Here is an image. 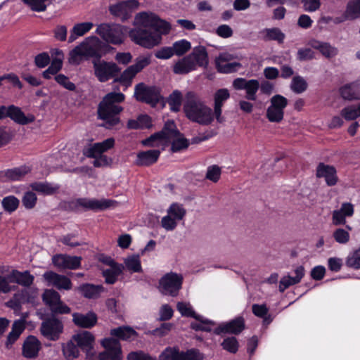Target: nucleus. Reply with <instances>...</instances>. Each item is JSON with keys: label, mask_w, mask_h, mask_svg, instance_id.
<instances>
[{"label": "nucleus", "mask_w": 360, "mask_h": 360, "mask_svg": "<svg viewBox=\"0 0 360 360\" xmlns=\"http://www.w3.org/2000/svg\"><path fill=\"white\" fill-rule=\"evenodd\" d=\"M196 70L195 63L189 55L179 60L173 66V72L177 75H186Z\"/></svg>", "instance_id": "29"}, {"label": "nucleus", "mask_w": 360, "mask_h": 360, "mask_svg": "<svg viewBox=\"0 0 360 360\" xmlns=\"http://www.w3.org/2000/svg\"><path fill=\"white\" fill-rule=\"evenodd\" d=\"M195 349L179 352L176 347H167L160 355L159 360H190Z\"/></svg>", "instance_id": "26"}, {"label": "nucleus", "mask_w": 360, "mask_h": 360, "mask_svg": "<svg viewBox=\"0 0 360 360\" xmlns=\"http://www.w3.org/2000/svg\"><path fill=\"white\" fill-rule=\"evenodd\" d=\"M82 258L67 255H57L53 257V264L59 268L76 269L79 267Z\"/></svg>", "instance_id": "20"}, {"label": "nucleus", "mask_w": 360, "mask_h": 360, "mask_svg": "<svg viewBox=\"0 0 360 360\" xmlns=\"http://www.w3.org/2000/svg\"><path fill=\"white\" fill-rule=\"evenodd\" d=\"M110 335L122 340L130 341L137 337V333L129 326H120L110 330Z\"/></svg>", "instance_id": "34"}, {"label": "nucleus", "mask_w": 360, "mask_h": 360, "mask_svg": "<svg viewBox=\"0 0 360 360\" xmlns=\"http://www.w3.org/2000/svg\"><path fill=\"white\" fill-rule=\"evenodd\" d=\"M178 136H180V133L176 129L174 122L173 121H168L165 123L162 131L150 136L148 139L144 140L143 143L146 146H153L152 143L155 140L159 139L170 141Z\"/></svg>", "instance_id": "14"}, {"label": "nucleus", "mask_w": 360, "mask_h": 360, "mask_svg": "<svg viewBox=\"0 0 360 360\" xmlns=\"http://www.w3.org/2000/svg\"><path fill=\"white\" fill-rule=\"evenodd\" d=\"M265 41H276L282 44L285 39V34L278 27L266 28L262 31Z\"/></svg>", "instance_id": "41"}, {"label": "nucleus", "mask_w": 360, "mask_h": 360, "mask_svg": "<svg viewBox=\"0 0 360 360\" xmlns=\"http://www.w3.org/2000/svg\"><path fill=\"white\" fill-rule=\"evenodd\" d=\"M41 349V342L33 335H29L24 340L22 346V355L27 359H35Z\"/></svg>", "instance_id": "17"}, {"label": "nucleus", "mask_w": 360, "mask_h": 360, "mask_svg": "<svg viewBox=\"0 0 360 360\" xmlns=\"http://www.w3.org/2000/svg\"><path fill=\"white\" fill-rule=\"evenodd\" d=\"M340 93L345 100L360 99V83L353 82L345 84L340 89Z\"/></svg>", "instance_id": "30"}, {"label": "nucleus", "mask_w": 360, "mask_h": 360, "mask_svg": "<svg viewBox=\"0 0 360 360\" xmlns=\"http://www.w3.org/2000/svg\"><path fill=\"white\" fill-rule=\"evenodd\" d=\"M30 171L29 167L22 166L1 172V177H5L8 181H19L27 174Z\"/></svg>", "instance_id": "35"}, {"label": "nucleus", "mask_w": 360, "mask_h": 360, "mask_svg": "<svg viewBox=\"0 0 360 360\" xmlns=\"http://www.w3.org/2000/svg\"><path fill=\"white\" fill-rule=\"evenodd\" d=\"M107 53V45L96 37H89L84 39L70 52L69 62L79 65L83 59L100 60Z\"/></svg>", "instance_id": "4"}, {"label": "nucleus", "mask_w": 360, "mask_h": 360, "mask_svg": "<svg viewBox=\"0 0 360 360\" xmlns=\"http://www.w3.org/2000/svg\"><path fill=\"white\" fill-rule=\"evenodd\" d=\"M134 97L139 101L146 103L154 107L162 99L160 89L154 86L139 83L135 86Z\"/></svg>", "instance_id": "7"}, {"label": "nucleus", "mask_w": 360, "mask_h": 360, "mask_svg": "<svg viewBox=\"0 0 360 360\" xmlns=\"http://www.w3.org/2000/svg\"><path fill=\"white\" fill-rule=\"evenodd\" d=\"M347 15L353 20L360 18V0H352L347 4Z\"/></svg>", "instance_id": "49"}, {"label": "nucleus", "mask_w": 360, "mask_h": 360, "mask_svg": "<svg viewBox=\"0 0 360 360\" xmlns=\"http://www.w3.org/2000/svg\"><path fill=\"white\" fill-rule=\"evenodd\" d=\"M134 28L129 35L136 44L152 49L161 44L162 35L167 34L171 30V25L160 19L152 12H140L135 15Z\"/></svg>", "instance_id": "1"}, {"label": "nucleus", "mask_w": 360, "mask_h": 360, "mask_svg": "<svg viewBox=\"0 0 360 360\" xmlns=\"http://www.w3.org/2000/svg\"><path fill=\"white\" fill-rule=\"evenodd\" d=\"M191 48V43L186 39H181L173 44L172 49L174 55L182 56Z\"/></svg>", "instance_id": "54"}, {"label": "nucleus", "mask_w": 360, "mask_h": 360, "mask_svg": "<svg viewBox=\"0 0 360 360\" xmlns=\"http://www.w3.org/2000/svg\"><path fill=\"white\" fill-rule=\"evenodd\" d=\"M340 115L347 121L354 120L359 117L357 105H351L342 108Z\"/></svg>", "instance_id": "56"}, {"label": "nucleus", "mask_w": 360, "mask_h": 360, "mask_svg": "<svg viewBox=\"0 0 360 360\" xmlns=\"http://www.w3.org/2000/svg\"><path fill=\"white\" fill-rule=\"evenodd\" d=\"M96 33L106 42L113 44H120L124 40L122 27L120 25L101 24L96 29Z\"/></svg>", "instance_id": "8"}, {"label": "nucleus", "mask_w": 360, "mask_h": 360, "mask_svg": "<svg viewBox=\"0 0 360 360\" xmlns=\"http://www.w3.org/2000/svg\"><path fill=\"white\" fill-rule=\"evenodd\" d=\"M346 264L349 267L360 269V248L349 255L346 260Z\"/></svg>", "instance_id": "60"}, {"label": "nucleus", "mask_w": 360, "mask_h": 360, "mask_svg": "<svg viewBox=\"0 0 360 360\" xmlns=\"http://www.w3.org/2000/svg\"><path fill=\"white\" fill-rule=\"evenodd\" d=\"M62 68V60L60 58L53 59L51 65L43 72V77L50 79L51 75H55Z\"/></svg>", "instance_id": "55"}, {"label": "nucleus", "mask_w": 360, "mask_h": 360, "mask_svg": "<svg viewBox=\"0 0 360 360\" xmlns=\"http://www.w3.org/2000/svg\"><path fill=\"white\" fill-rule=\"evenodd\" d=\"M241 67L242 65L238 62H227L216 65L217 70L221 73H231L237 71Z\"/></svg>", "instance_id": "57"}, {"label": "nucleus", "mask_w": 360, "mask_h": 360, "mask_svg": "<svg viewBox=\"0 0 360 360\" xmlns=\"http://www.w3.org/2000/svg\"><path fill=\"white\" fill-rule=\"evenodd\" d=\"M270 105L266 110V117L271 122H280L283 119L284 109L288 105V100L284 96L277 94L271 98Z\"/></svg>", "instance_id": "10"}, {"label": "nucleus", "mask_w": 360, "mask_h": 360, "mask_svg": "<svg viewBox=\"0 0 360 360\" xmlns=\"http://www.w3.org/2000/svg\"><path fill=\"white\" fill-rule=\"evenodd\" d=\"M60 300V294L53 289H46L42 294V300L48 307H51L56 302H58Z\"/></svg>", "instance_id": "48"}, {"label": "nucleus", "mask_w": 360, "mask_h": 360, "mask_svg": "<svg viewBox=\"0 0 360 360\" xmlns=\"http://www.w3.org/2000/svg\"><path fill=\"white\" fill-rule=\"evenodd\" d=\"M19 202V200L16 197L9 195L3 198L1 205L5 211L11 213L17 210Z\"/></svg>", "instance_id": "50"}, {"label": "nucleus", "mask_w": 360, "mask_h": 360, "mask_svg": "<svg viewBox=\"0 0 360 360\" xmlns=\"http://www.w3.org/2000/svg\"><path fill=\"white\" fill-rule=\"evenodd\" d=\"M18 294L24 303L33 302L37 296V291L36 289L25 287V288L18 292Z\"/></svg>", "instance_id": "59"}, {"label": "nucleus", "mask_w": 360, "mask_h": 360, "mask_svg": "<svg viewBox=\"0 0 360 360\" xmlns=\"http://www.w3.org/2000/svg\"><path fill=\"white\" fill-rule=\"evenodd\" d=\"M308 84L306 80L301 76H295L290 84V89L296 94H302L307 89Z\"/></svg>", "instance_id": "46"}, {"label": "nucleus", "mask_w": 360, "mask_h": 360, "mask_svg": "<svg viewBox=\"0 0 360 360\" xmlns=\"http://www.w3.org/2000/svg\"><path fill=\"white\" fill-rule=\"evenodd\" d=\"M127 360H156V359L142 351H138L130 352L127 356Z\"/></svg>", "instance_id": "64"}, {"label": "nucleus", "mask_w": 360, "mask_h": 360, "mask_svg": "<svg viewBox=\"0 0 360 360\" xmlns=\"http://www.w3.org/2000/svg\"><path fill=\"white\" fill-rule=\"evenodd\" d=\"M295 276H284L279 282V291L283 292L290 286L299 283L304 276V269L299 266L295 269Z\"/></svg>", "instance_id": "28"}, {"label": "nucleus", "mask_w": 360, "mask_h": 360, "mask_svg": "<svg viewBox=\"0 0 360 360\" xmlns=\"http://www.w3.org/2000/svg\"><path fill=\"white\" fill-rule=\"evenodd\" d=\"M24 329L25 321L23 320H18L13 323L12 330L7 336V340L6 342V348L9 349L11 347V345L18 339Z\"/></svg>", "instance_id": "38"}, {"label": "nucleus", "mask_w": 360, "mask_h": 360, "mask_svg": "<svg viewBox=\"0 0 360 360\" xmlns=\"http://www.w3.org/2000/svg\"><path fill=\"white\" fill-rule=\"evenodd\" d=\"M79 347L72 338L62 345L63 354L66 360H74L79 356Z\"/></svg>", "instance_id": "39"}, {"label": "nucleus", "mask_w": 360, "mask_h": 360, "mask_svg": "<svg viewBox=\"0 0 360 360\" xmlns=\"http://www.w3.org/2000/svg\"><path fill=\"white\" fill-rule=\"evenodd\" d=\"M354 214V207L351 203L344 202L341 208L334 210L332 214V223L335 226L345 225L346 217H352Z\"/></svg>", "instance_id": "23"}, {"label": "nucleus", "mask_w": 360, "mask_h": 360, "mask_svg": "<svg viewBox=\"0 0 360 360\" xmlns=\"http://www.w3.org/2000/svg\"><path fill=\"white\" fill-rule=\"evenodd\" d=\"M137 73L134 66L130 65L122 73L119 78L115 79L114 81L123 83L126 86H128L131 85L132 79Z\"/></svg>", "instance_id": "45"}, {"label": "nucleus", "mask_w": 360, "mask_h": 360, "mask_svg": "<svg viewBox=\"0 0 360 360\" xmlns=\"http://www.w3.org/2000/svg\"><path fill=\"white\" fill-rule=\"evenodd\" d=\"M316 176L324 178L328 186H334L338 182L336 170L333 166L319 163L316 168Z\"/></svg>", "instance_id": "25"}, {"label": "nucleus", "mask_w": 360, "mask_h": 360, "mask_svg": "<svg viewBox=\"0 0 360 360\" xmlns=\"http://www.w3.org/2000/svg\"><path fill=\"white\" fill-rule=\"evenodd\" d=\"M233 87L236 90H245V98L248 101H256L257 92L260 88L263 94L269 95L271 94L274 86L269 82H264L259 84L257 79H246L245 78L238 77L233 80Z\"/></svg>", "instance_id": "5"}, {"label": "nucleus", "mask_w": 360, "mask_h": 360, "mask_svg": "<svg viewBox=\"0 0 360 360\" xmlns=\"http://www.w3.org/2000/svg\"><path fill=\"white\" fill-rule=\"evenodd\" d=\"M160 154L159 150H149L137 154L136 164L140 166H149L155 163Z\"/></svg>", "instance_id": "31"}, {"label": "nucleus", "mask_w": 360, "mask_h": 360, "mask_svg": "<svg viewBox=\"0 0 360 360\" xmlns=\"http://www.w3.org/2000/svg\"><path fill=\"white\" fill-rule=\"evenodd\" d=\"M183 97L181 91H174L168 97L167 103L170 110L173 112H179L181 105Z\"/></svg>", "instance_id": "44"}, {"label": "nucleus", "mask_w": 360, "mask_h": 360, "mask_svg": "<svg viewBox=\"0 0 360 360\" xmlns=\"http://www.w3.org/2000/svg\"><path fill=\"white\" fill-rule=\"evenodd\" d=\"M93 64L94 74L101 82H107L120 72V69L115 63L98 60H94Z\"/></svg>", "instance_id": "12"}, {"label": "nucleus", "mask_w": 360, "mask_h": 360, "mask_svg": "<svg viewBox=\"0 0 360 360\" xmlns=\"http://www.w3.org/2000/svg\"><path fill=\"white\" fill-rule=\"evenodd\" d=\"M77 346L87 355L91 354L95 342L94 335L89 331L84 330L72 337Z\"/></svg>", "instance_id": "19"}, {"label": "nucleus", "mask_w": 360, "mask_h": 360, "mask_svg": "<svg viewBox=\"0 0 360 360\" xmlns=\"http://www.w3.org/2000/svg\"><path fill=\"white\" fill-rule=\"evenodd\" d=\"M53 316L57 314H68L71 311L70 308L65 304L61 299L49 307Z\"/></svg>", "instance_id": "51"}, {"label": "nucleus", "mask_w": 360, "mask_h": 360, "mask_svg": "<svg viewBox=\"0 0 360 360\" xmlns=\"http://www.w3.org/2000/svg\"><path fill=\"white\" fill-rule=\"evenodd\" d=\"M122 93L110 92L107 94L98 106V117L104 121L103 127L111 129L120 123L119 114L123 110L119 104L124 101Z\"/></svg>", "instance_id": "3"}, {"label": "nucleus", "mask_w": 360, "mask_h": 360, "mask_svg": "<svg viewBox=\"0 0 360 360\" xmlns=\"http://www.w3.org/2000/svg\"><path fill=\"white\" fill-rule=\"evenodd\" d=\"M93 26L94 24L91 22H85L75 25L70 31L68 42L72 43L77 39V37L84 35L93 27Z\"/></svg>", "instance_id": "40"}, {"label": "nucleus", "mask_w": 360, "mask_h": 360, "mask_svg": "<svg viewBox=\"0 0 360 360\" xmlns=\"http://www.w3.org/2000/svg\"><path fill=\"white\" fill-rule=\"evenodd\" d=\"M183 110L189 120L202 126L211 124L215 118L212 109L193 91L185 94Z\"/></svg>", "instance_id": "2"}, {"label": "nucleus", "mask_w": 360, "mask_h": 360, "mask_svg": "<svg viewBox=\"0 0 360 360\" xmlns=\"http://www.w3.org/2000/svg\"><path fill=\"white\" fill-rule=\"evenodd\" d=\"M43 278L49 286H53L58 290H68L72 288V284L67 276L58 274L52 271H46Z\"/></svg>", "instance_id": "16"}, {"label": "nucleus", "mask_w": 360, "mask_h": 360, "mask_svg": "<svg viewBox=\"0 0 360 360\" xmlns=\"http://www.w3.org/2000/svg\"><path fill=\"white\" fill-rule=\"evenodd\" d=\"M309 44L312 48L319 50L321 53L327 58H331L335 56L338 53L337 48L327 42L311 40Z\"/></svg>", "instance_id": "33"}, {"label": "nucleus", "mask_w": 360, "mask_h": 360, "mask_svg": "<svg viewBox=\"0 0 360 360\" xmlns=\"http://www.w3.org/2000/svg\"><path fill=\"white\" fill-rule=\"evenodd\" d=\"M224 349L235 354L238 349V342L234 337L227 338L221 343Z\"/></svg>", "instance_id": "61"}, {"label": "nucleus", "mask_w": 360, "mask_h": 360, "mask_svg": "<svg viewBox=\"0 0 360 360\" xmlns=\"http://www.w3.org/2000/svg\"><path fill=\"white\" fill-rule=\"evenodd\" d=\"M244 328V319L239 317L229 323L220 325L214 329V333L219 335L223 333H229L236 335L240 333Z\"/></svg>", "instance_id": "27"}, {"label": "nucleus", "mask_w": 360, "mask_h": 360, "mask_svg": "<svg viewBox=\"0 0 360 360\" xmlns=\"http://www.w3.org/2000/svg\"><path fill=\"white\" fill-rule=\"evenodd\" d=\"M183 276L174 272L164 275L159 281L158 289L165 295L175 297L181 288Z\"/></svg>", "instance_id": "6"}, {"label": "nucleus", "mask_w": 360, "mask_h": 360, "mask_svg": "<svg viewBox=\"0 0 360 360\" xmlns=\"http://www.w3.org/2000/svg\"><path fill=\"white\" fill-rule=\"evenodd\" d=\"M40 332L47 340L56 341L63 333V322L55 316L47 318L41 323Z\"/></svg>", "instance_id": "9"}, {"label": "nucleus", "mask_w": 360, "mask_h": 360, "mask_svg": "<svg viewBox=\"0 0 360 360\" xmlns=\"http://www.w3.org/2000/svg\"><path fill=\"white\" fill-rule=\"evenodd\" d=\"M172 150L173 152H178L183 149H186L188 146V142L186 139L183 137H180L178 136L177 137L172 139Z\"/></svg>", "instance_id": "62"}, {"label": "nucleus", "mask_w": 360, "mask_h": 360, "mask_svg": "<svg viewBox=\"0 0 360 360\" xmlns=\"http://www.w3.org/2000/svg\"><path fill=\"white\" fill-rule=\"evenodd\" d=\"M117 202L110 199H89L79 198L76 200V205L91 210H103L111 207H115Z\"/></svg>", "instance_id": "15"}, {"label": "nucleus", "mask_w": 360, "mask_h": 360, "mask_svg": "<svg viewBox=\"0 0 360 360\" xmlns=\"http://www.w3.org/2000/svg\"><path fill=\"white\" fill-rule=\"evenodd\" d=\"M78 290L86 298L96 299L103 291V287L101 285L86 283L80 285Z\"/></svg>", "instance_id": "36"}, {"label": "nucleus", "mask_w": 360, "mask_h": 360, "mask_svg": "<svg viewBox=\"0 0 360 360\" xmlns=\"http://www.w3.org/2000/svg\"><path fill=\"white\" fill-rule=\"evenodd\" d=\"M114 145L115 139L113 138H108L102 142L91 145L84 152V154L88 158H96L98 155H102L104 152L113 148Z\"/></svg>", "instance_id": "22"}, {"label": "nucleus", "mask_w": 360, "mask_h": 360, "mask_svg": "<svg viewBox=\"0 0 360 360\" xmlns=\"http://www.w3.org/2000/svg\"><path fill=\"white\" fill-rule=\"evenodd\" d=\"M126 267L133 272L141 271V261L139 255H132L124 259Z\"/></svg>", "instance_id": "53"}, {"label": "nucleus", "mask_w": 360, "mask_h": 360, "mask_svg": "<svg viewBox=\"0 0 360 360\" xmlns=\"http://www.w3.org/2000/svg\"><path fill=\"white\" fill-rule=\"evenodd\" d=\"M105 350L98 354L99 360H122L123 358L120 341L114 338H104L101 342Z\"/></svg>", "instance_id": "11"}, {"label": "nucleus", "mask_w": 360, "mask_h": 360, "mask_svg": "<svg viewBox=\"0 0 360 360\" xmlns=\"http://www.w3.org/2000/svg\"><path fill=\"white\" fill-rule=\"evenodd\" d=\"M32 11L44 12L51 4V0H21Z\"/></svg>", "instance_id": "43"}, {"label": "nucleus", "mask_w": 360, "mask_h": 360, "mask_svg": "<svg viewBox=\"0 0 360 360\" xmlns=\"http://www.w3.org/2000/svg\"><path fill=\"white\" fill-rule=\"evenodd\" d=\"M334 240L340 244H346L349 241L350 235L348 231L338 228L333 233Z\"/></svg>", "instance_id": "58"}, {"label": "nucleus", "mask_w": 360, "mask_h": 360, "mask_svg": "<svg viewBox=\"0 0 360 360\" xmlns=\"http://www.w3.org/2000/svg\"><path fill=\"white\" fill-rule=\"evenodd\" d=\"M10 117L15 122L25 125L32 123L34 121L35 117L32 115L26 116L21 109L13 105L7 107L6 117Z\"/></svg>", "instance_id": "24"}, {"label": "nucleus", "mask_w": 360, "mask_h": 360, "mask_svg": "<svg viewBox=\"0 0 360 360\" xmlns=\"http://www.w3.org/2000/svg\"><path fill=\"white\" fill-rule=\"evenodd\" d=\"M139 6V2L137 0H127L111 5L109 7V11L112 15L125 21L131 16L134 11L138 9Z\"/></svg>", "instance_id": "13"}, {"label": "nucleus", "mask_w": 360, "mask_h": 360, "mask_svg": "<svg viewBox=\"0 0 360 360\" xmlns=\"http://www.w3.org/2000/svg\"><path fill=\"white\" fill-rule=\"evenodd\" d=\"M124 269L122 264L115 265V268L108 269L103 271V276L105 278V283L113 284L116 282L117 276L120 275Z\"/></svg>", "instance_id": "42"}, {"label": "nucleus", "mask_w": 360, "mask_h": 360, "mask_svg": "<svg viewBox=\"0 0 360 360\" xmlns=\"http://www.w3.org/2000/svg\"><path fill=\"white\" fill-rule=\"evenodd\" d=\"M191 60L195 63V67L206 68L208 65V54L207 50L203 46H198L193 48L192 52L189 54Z\"/></svg>", "instance_id": "32"}, {"label": "nucleus", "mask_w": 360, "mask_h": 360, "mask_svg": "<svg viewBox=\"0 0 360 360\" xmlns=\"http://www.w3.org/2000/svg\"><path fill=\"white\" fill-rule=\"evenodd\" d=\"M31 188L32 190L42 193L44 194L50 195L55 193L58 188L53 187L51 184L48 183H42V182H34L31 184Z\"/></svg>", "instance_id": "52"}, {"label": "nucleus", "mask_w": 360, "mask_h": 360, "mask_svg": "<svg viewBox=\"0 0 360 360\" xmlns=\"http://www.w3.org/2000/svg\"><path fill=\"white\" fill-rule=\"evenodd\" d=\"M11 276L16 283L27 288L32 285L34 279V276L30 274L28 271H19L18 270H13Z\"/></svg>", "instance_id": "37"}, {"label": "nucleus", "mask_w": 360, "mask_h": 360, "mask_svg": "<svg viewBox=\"0 0 360 360\" xmlns=\"http://www.w3.org/2000/svg\"><path fill=\"white\" fill-rule=\"evenodd\" d=\"M186 213V211L183 205L179 203H172L167 210V214L173 217L176 221L183 219Z\"/></svg>", "instance_id": "47"}, {"label": "nucleus", "mask_w": 360, "mask_h": 360, "mask_svg": "<svg viewBox=\"0 0 360 360\" xmlns=\"http://www.w3.org/2000/svg\"><path fill=\"white\" fill-rule=\"evenodd\" d=\"M97 316L93 311L86 314L73 313L72 322L75 326L82 328H91L97 323Z\"/></svg>", "instance_id": "21"}, {"label": "nucleus", "mask_w": 360, "mask_h": 360, "mask_svg": "<svg viewBox=\"0 0 360 360\" xmlns=\"http://www.w3.org/2000/svg\"><path fill=\"white\" fill-rule=\"evenodd\" d=\"M37 200L36 194L32 191H28L23 195L22 202L26 209H32L35 206Z\"/></svg>", "instance_id": "63"}, {"label": "nucleus", "mask_w": 360, "mask_h": 360, "mask_svg": "<svg viewBox=\"0 0 360 360\" xmlns=\"http://www.w3.org/2000/svg\"><path fill=\"white\" fill-rule=\"evenodd\" d=\"M230 97L229 91L226 89H220L217 90L214 95V109L213 112L215 119L218 123L225 122V118L222 115V107L224 102Z\"/></svg>", "instance_id": "18"}]
</instances>
